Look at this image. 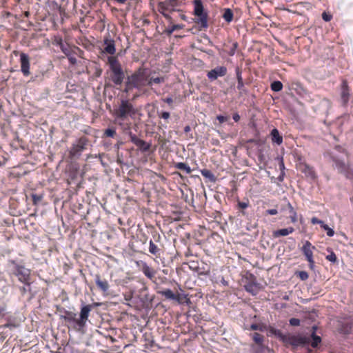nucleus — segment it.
<instances>
[{
    "mask_svg": "<svg viewBox=\"0 0 353 353\" xmlns=\"http://www.w3.org/2000/svg\"><path fill=\"white\" fill-rule=\"evenodd\" d=\"M147 83L148 70L140 67L127 77L123 92H128L134 88L141 90Z\"/></svg>",
    "mask_w": 353,
    "mask_h": 353,
    "instance_id": "f257e3e1",
    "label": "nucleus"
},
{
    "mask_svg": "<svg viewBox=\"0 0 353 353\" xmlns=\"http://www.w3.org/2000/svg\"><path fill=\"white\" fill-rule=\"evenodd\" d=\"M108 63L110 70V79L116 85H120L123 82L125 74L117 56L108 57Z\"/></svg>",
    "mask_w": 353,
    "mask_h": 353,
    "instance_id": "f03ea898",
    "label": "nucleus"
},
{
    "mask_svg": "<svg viewBox=\"0 0 353 353\" xmlns=\"http://www.w3.org/2000/svg\"><path fill=\"white\" fill-rule=\"evenodd\" d=\"M193 4V14L196 17L194 22L197 23L201 29H207L208 28V14L204 9L202 1L194 0Z\"/></svg>",
    "mask_w": 353,
    "mask_h": 353,
    "instance_id": "7ed1b4c3",
    "label": "nucleus"
},
{
    "mask_svg": "<svg viewBox=\"0 0 353 353\" xmlns=\"http://www.w3.org/2000/svg\"><path fill=\"white\" fill-rule=\"evenodd\" d=\"M135 113L134 105L128 99H121L119 106L114 110V117L122 120L132 117Z\"/></svg>",
    "mask_w": 353,
    "mask_h": 353,
    "instance_id": "20e7f679",
    "label": "nucleus"
},
{
    "mask_svg": "<svg viewBox=\"0 0 353 353\" xmlns=\"http://www.w3.org/2000/svg\"><path fill=\"white\" fill-rule=\"evenodd\" d=\"M89 143V139L85 136L79 138L68 150V158L70 159H79L82 152L86 150Z\"/></svg>",
    "mask_w": 353,
    "mask_h": 353,
    "instance_id": "39448f33",
    "label": "nucleus"
},
{
    "mask_svg": "<svg viewBox=\"0 0 353 353\" xmlns=\"http://www.w3.org/2000/svg\"><path fill=\"white\" fill-rule=\"evenodd\" d=\"M285 347L291 346L293 350L299 346H304L310 343V339L306 336L294 334H284L281 341Z\"/></svg>",
    "mask_w": 353,
    "mask_h": 353,
    "instance_id": "423d86ee",
    "label": "nucleus"
},
{
    "mask_svg": "<svg viewBox=\"0 0 353 353\" xmlns=\"http://www.w3.org/2000/svg\"><path fill=\"white\" fill-rule=\"evenodd\" d=\"M13 265L12 274L18 277L20 282L28 286H30V272L28 269L25 268L22 265L17 263L14 261H11Z\"/></svg>",
    "mask_w": 353,
    "mask_h": 353,
    "instance_id": "0eeeda50",
    "label": "nucleus"
},
{
    "mask_svg": "<svg viewBox=\"0 0 353 353\" xmlns=\"http://www.w3.org/2000/svg\"><path fill=\"white\" fill-rule=\"evenodd\" d=\"M351 97V88L347 81L343 79L340 85V102L343 107L346 108Z\"/></svg>",
    "mask_w": 353,
    "mask_h": 353,
    "instance_id": "6e6552de",
    "label": "nucleus"
},
{
    "mask_svg": "<svg viewBox=\"0 0 353 353\" xmlns=\"http://www.w3.org/2000/svg\"><path fill=\"white\" fill-rule=\"evenodd\" d=\"M315 249V247L309 241H306L301 248V251L309 263V267L311 270H314L315 266L313 258V251Z\"/></svg>",
    "mask_w": 353,
    "mask_h": 353,
    "instance_id": "1a4fd4ad",
    "label": "nucleus"
},
{
    "mask_svg": "<svg viewBox=\"0 0 353 353\" xmlns=\"http://www.w3.org/2000/svg\"><path fill=\"white\" fill-rule=\"evenodd\" d=\"M333 161L334 162L335 167L340 173L344 174L347 179H353V170L349 167L348 165L336 158H333Z\"/></svg>",
    "mask_w": 353,
    "mask_h": 353,
    "instance_id": "9d476101",
    "label": "nucleus"
},
{
    "mask_svg": "<svg viewBox=\"0 0 353 353\" xmlns=\"http://www.w3.org/2000/svg\"><path fill=\"white\" fill-rule=\"evenodd\" d=\"M227 73L228 69L225 66H217L214 69L208 71L207 73V77L210 81H213L217 79L219 77H223L225 76Z\"/></svg>",
    "mask_w": 353,
    "mask_h": 353,
    "instance_id": "9b49d317",
    "label": "nucleus"
},
{
    "mask_svg": "<svg viewBox=\"0 0 353 353\" xmlns=\"http://www.w3.org/2000/svg\"><path fill=\"white\" fill-rule=\"evenodd\" d=\"M103 46V52L104 53L108 54L110 56H114L116 52L115 41L111 38L110 34L104 37Z\"/></svg>",
    "mask_w": 353,
    "mask_h": 353,
    "instance_id": "f8f14e48",
    "label": "nucleus"
},
{
    "mask_svg": "<svg viewBox=\"0 0 353 353\" xmlns=\"http://www.w3.org/2000/svg\"><path fill=\"white\" fill-rule=\"evenodd\" d=\"M297 169L300 170L305 176L312 180L316 179V174L313 167L310 166L305 162H300L297 165Z\"/></svg>",
    "mask_w": 353,
    "mask_h": 353,
    "instance_id": "ddd939ff",
    "label": "nucleus"
},
{
    "mask_svg": "<svg viewBox=\"0 0 353 353\" xmlns=\"http://www.w3.org/2000/svg\"><path fill=\"white\" fill-rule=\"evenodd\" d=\"M129 137L130 138L131 142H132L135 145H137L141 151L147 152L149 150L150 145L147 143L145 141L138 138L136 134H133L132 132H129Z\"/></svg>",
    "mask_w": 353,
    "mask_h": 353,
    "instance_id": "4468645a",
    "label": "nucleus"
},
{
    "mask_svg": "<svg viewBox=\"0 0 353 353\" xmlns=\"http://www.w3.org/2000/svg\"><path fill=\"white\" fill-rule=\"evenodd\" d=\"M21 71L25 77L28 76L30 72V58L29 56L23 52L20 54Z\"/></svg>",
    "mask_w": 353,
    "mask_h": 353,
    "instance_id": "2eb2a0df",
    "label": "nucleus"
},
{
    "mask_svg": "<svg viewBox=\"0 0 353 353\" xmlns=\"http://www.w3.org/2000/svg\"><path fill=\"white\" fill-rule=\"evenodd\" d=\"M95 283L98 289L102 292L103 294H108L110 289V284L105 279H102L99 274L94 276Z\"/></svg>",
    "mask_w": 353,
    "mask_h": 353,
    "instance_id": "dca6fc26",
    "label": "nucleus"
},
{
    "mask_svg": "<svg viewBox=\"0 0 353 353\" xmlns=\"http://www.w3.org/2000/svg\"><path fill=\"white\" fill-rule=\"evenodd\" d=\"M176 5L165 0L163 1H160L157 4V10L158 11L163 14V13H170L175 11V7Z\"/></svg>",
    "mask_w": 353,
    "mask_h": 353,
    "instance_id": "f3484780",
    "label": "nucleus"
},
{
    "mask_svg": "<svg viewBox=\"0 0 353 353\" xmlns=\"http://www.w3.org/2000/svg\"><path fill=\"white\" fill-rule=\"evenodd\" d=\"M352 327L353 320L350 318H346L340 321L338 330L341 334H347L351 332Z\"/></svg>",
    "mask_w": 353,
    "mask_h": 353,
    "instance_id": "a211bd4d",
    "label": "nucleus"
},
{
    "mask_svg": "<svg viewBox=\"0 0 353 353\" xmlns=\"http://www.w3.org/2000/svg\"><path fill=\"white\" fill-rule=\"evenodd\" d=\"M141 271L144 275L149 279H152L155 276V270L150 267L145 262L141 261Z\"/></svg>",
    "mask_w": 353,
    "mask_h": 353,
    "instance_id": "6ab92c4d",
    "label": "nucleus"
},
{
    "mask_svg": "<svg viewBox=\"0 0 353 353\" xmlns=\"http://www.w3.org/2000/svg\"><path fill=\"white\" fill-rule=\"evenodd\" d=\"M294 232V228L293 227H288V228L274 230L272 232V236L274 238H279L280 236H288V234H292Z\"/></svg>",
    "mask_w": 353,
    "mask_h": 353,
    "instance_id": "aec40b11",
    "label": "nucleus"
},
{
    "mask_svg": "<svg viewBox=\"0 0 353 353\" xmlns=\"http://www.w3.org/2000/svg\"><path fill=\"white\" fill-rule=\"evenodd\" d=\"M270 134L272 143H275L279 145L283 143V137L280 135L279 132L276 128H274L271 131Z\"/></svg>",
    "mask_w": 353,
    "mask_h": 353,
    "instance_id": "412c9836",
    "label": "nucleus"
},
{
    "mask_svg": "<svg viewBox=\"0 0 353 353\" xmlns=\"http://www.w3.org/2000/svg\"><path fill=\"white\" fill-rule=\"evenodd\" d=\"M316 329H317L316 326L312 327V332L311 334V338L312 339V341L311 342V346L312 347H316L319 345V344L321 342V338L320 336L316 335Z\"/></svg>",
    "mask_w": 353,
    "mask_h": 353,
    "instance_id": "4be33fe9",
    "label": "nucleus"
},
{
    "mask_svg": "<svg viewBox=\"0 0 353 353\" xmlns=\"http://www.w3.org/2000/svg\"><path fill=\"white\" fill-rule=\"evenodd\" d=\"M200 172L202 176L208 179L210 182L215 183L216 181V176L210 170L203 169Z\"/></svg>",
    "mask_w": 353,
    "mask_h": 353,
    "instance_id": "5701e85b",
    "label": "nucleus"
},
{
    "mask_svg": "<svg viewBox=\"0 0 353 353\" xmlns=\"http://www.w3.org/2000/svg\"><path fill=\"white\" fill-rule=\"evenodd\" d=\"M236 74L237 79V89L240 91H243L244 83L241 74V70L239 68H236Z\"/></svg>",
    "mask_w": 353,
    "mask_h": 353,
    "instance_id": "b1692460",
    "label": "nucleus"
},
{
    "mask_svg": "<svg viewBox=\"0 0 353 353\" xmlns=\"http://www.w3.org/2000/svg\"><path fill=\"white\" fill-rule=\"evenodd\" d=\"M288 208L289 212H290L289 217L290 219L291 222L292 223H296L298 221L297 212H296V210H294V208H293V206L292 205V204L290 203H288Z\"/></svg>",
    "mask_w": 353,
    "mask_h": 353,
    "instance_id": "393cba45",
    "label": "nucleus"
},
{
    "mask_svg": "<svg viewBox=\"0 0 353 353\" xmlns=\"http://www.w3.org/2000/svg\"><path fill=\"white\" fill-rule=\"evenodd\" d=\"M165 81V78L163 77H149L148 74V83L147 86L151 87L154 83V84H160Z\"/></svg>",
    "mask_w": 353,
    "mask_h": 353,
    "instance_id": "a878e982",
    "label": "nucleus"
},
{
    "mask_svg": "<svg viewBox=\"0 0 353 353\" xmlns=\"http://www.w3.org/2000/svg\"><path fill=\"white\" fill-rule=\"evenodd\" d=\"M92 308V306L91 305H85L83 306L80 312V316L81 319H84L87 321Z\"/></svg>",
    "mask_w": 353,
    "mask_h": 353,
    "instance_id": "bb28decb",
    "label": "nucleus"
},
{
    "mask_svg": "<svg viewBox=\"0 0 353 353\" xmlns=\"http://www.w3.org/2000/svg\"><path fill=\"white\" fill-rule=\"evenodd\" d=\"M158 294L163 296L166 299L174 300L176 298V294L172 292L170 289L158 291Z\"/></svg>",
    "mask_w": 353,
    "mask_h": 353,
    "instance_id": "cd10ccee",
    "label": "nucleus"
},
{
    "mask_svg": "<svg viewBox=\"0 0 353 353\" xmlns=\"http://www.w3.org/2000/svg\"><path fill=\"white\" fill-rule=\"evenodd\" d=\"M268 336L274 335L278 337L281 341H282L284 334L280 330H277L272 326L268 327Z\"/></svg>",
    "mask_w": 353,
    "mask_h": 353,
    "instance_id": "c85d7f7f",
    "label": "nucleus"
},
{
    "mask_svg": "<svg viewBox=\"0 0 353 353\" xmlns=\"http://www.w3.org/2000/svg\"><path fill=\"white\" fill-rule=\"evenodd\" d=\"M174 166L176 169L184 170L187 174H190L192 172L190 167L187 163L183 162L176 163Z\"/></svg>",
    "mask_w": 353,
    "mask_h": 353,
    "instance_id": "c756f323",
    "label": "nucleus"
},
{
    "mask_svg": "<svg viewBox=\"0 0 353 353\" xmlns=\"http://www.w3.org/2000/svg\"><path fill=\"white\" fill-rule=\"evenodd\" d=\"M234 14L231 9L225 8L223 14V18L227 23H230L233 20Z\"/></svg>",
    "mask_w": 353,
    "mask_h": 353,
    "instance_id": "7c9ffc66",
    "label": "nucleus"
},
{
    "mask_svg": "<svg viewBox=\"0 0 353 353\" xmlns=\"http://www.w3.org/2000/svg\"><path fill=\"white\" fill-rule=\"evenodd\" d=\"M149 245V252L152 254L156 256H159L160 255V249L158 248V246L155 245L152 240L150 241Z\"/></svg>",
    "mask_w": 353,
    "mask_h": 353,
    "instance_id": "2f4dec72",
    "label": "nucleus"
},
{
    "mask_svg": "<svg viewBox=\"0 0 353 353\" xmlns=\"http://www.w3.org/2000/svg\"><path fill=\"white\" fill-rule=\"evenodd\" d=\"M176 298L174 299V300L176 301L179 303H187V304H189V303H191L190 302V299L188 296L187 294H176Z\"/></svg>",
    "mask_w": 353,
    "mask_h": 353,
    "instance_id": "473e14b6",
    "label": "nucleus"
},
{
    "mask_svg": "<svg viewBox=\"0 0 353 353\" xmlns=\"http://www.w3.org/2000/svg\"><path fill=\"white\" fill-rule=\"evenodd\" d=\"M245 290L255 295L257 293V285L254 283L250 282L245 285Z\"/></svg>",
    "mask_w": 353,
    "mask_h": 353,
    "instance_id": "72a5a7b5",
    "label": "nucleus"
},
{
    "mask_svg": "<svg viewBox=\"0 0 353 353\" xmlns=\"http://www.w3.org/2000/svg\"><path fill=\"white\" fill-rule=\"evenodd\" d=\"M185 25L183 24H172L171 26L166 29L165 32L168 35H170L173 33L174 31L183 29Z\"/></svg>",
    "mask_w": 353,
    "mask_h": 353,
    "instance_id": "f704fd0d",
    "label": "nucleus"
},
{
    "mask_svg": "<svg viewBox=\"0 0 353 353\" xmlns=\"http://www.w3.org/2000/svg\"><path fill=\"white\" fill-rule=\"evenodd\" d=\"M252 339L254 341L255 343L257 345L261 346L263 345V343L264 341V336L257 332H254L252 334Z\"/></svg>",
    "mask_w": 353,
    "mask_h": 353,
    "instance_id": "c9c22d12",
    "label": "nucleus"
},
{
    "mask_svg": "<svg viewBox=\"0 0 353 353\" xmlns=\"http://www.w3.org/2000/svg\"><path fill=\"white\" fill-rule=\"evenodd\" d=\"M63 318L65 321L68 323H74V321H76L77 314L72 312H67Z\"/></svg>",
    "mask_w": 353,
    "mask_h": 353,
    "instance_id": "e433bc0d",
    "label": "nucleus"
},
{
    "mask_svg": "<svg viewBox=\"0 0 353 353\" xmlns=\"http://www.w3.org/2000/svg\"><path fill=\"white\" fill-rule=\"evenodd\" d=\"M271 89L274 92H279L283 89V84L279 81H273L271 83Z\"/></svg>",
    "mask_w": 353,
    "mask_h": 353,
    "instance_id": "4c0bfd02",
    "label": "nucleus"
},
{
    "mask_svg": "<svg viewBox=\"0 0 353 353\" xmlns=\"http://www.w3.org/2000/svg\"><path fill=\"white\" fill-rule=\"evenodd\" d=\"M238 47L239 44L237 42H232V46L229 49L226 50L227 54L231 57L234 56Z\"/></svg>",
    "mask_w": 353,
    "mask_h": 353,
    "instance_id": "58836bf2",
    "label": "nucleus"
},
{
    "mask_svg": "<svg viewBox=\"0 0 353 353\" xmlns=\"http://www.w3.org/2000/svg\"><path fill=\"white\" fill-rule=\"evenodd\" d=\"M116 134V130L114 128L105 129L103 132V136L106 137L114 138Z\"/></svg>",
    "mask_w": 353,
    "mask_h": 353,
    "instance_id": "ea45409f",
    "label": "nucleus"
},
{
    "mask_svg": "<svg viewBox=\"0 0 353 353\" xmlns=\"http://www.w3.org/2000/svg\"><path fill=\"white\" fill-rule=\"evenodd\" d=\"M327 251L330 252V254H328L325 256V259L327 261L332 262L334 263H336L337 257H336V255L335 254V253L332 250H330V249H327Z\"/></svg>",
    "mask_w": 353,
    "mask_h": 353,
    "instance_id": "a19ab883",
    "label": "nucleus"
},
{
    "mask_svg": "<svg viewBox=\"0 0 353 353\" xmlns=\"http://www.w3.org/2000/svg\"><path fill=\"white\" fill-rule=\"evenodd\" d=\"M323 230L326 231L327 235L330 237L333 236L334 234V231L333 229L330 228L327 224L323 222V224L321 226Z\"/></svg>",
    "mask_w": 353,
    "mask_h": 353,
    "instance_id": "79ce46f5",
    "label": "nucleus"
},
{
    "mask_svg": "<svg viewBox=\"0 0 353 353\" xmlns=\"http://www.w3.org/2000/svg\"><path fill=\"white\" fill-rule=\"evenodd\" d=\"M250 329L251 330H259L263 332L265 330V326L261 324L253 323L250 325Z\"/></svg>",
    "mask_w": 353,
    "mask_h": 353,
    "instance_id": "37998d69",
    "label": "nucleus"
},
{
    "mask_svg": "<svg viewBox=\"0 0 353 353\" xmlns=\"http://www.w3.org/2000/svg\"><path fill=\"white\" fill-rule=\"evenodd\" d=\"M33 205H37L43 199V196L40 194H32L31 195Z\"/></svg>",
    "mask_w": 353,
    "mask_h": 353,
    "instance_id": "c03bdc74",
    "label": "nucleus"
},
{
    "mask_svg": "<svg viewBox=\"0 0 353 353\" xmlns=\"http://www.w3.org/2000/svg\"><path fill=\"white\" fill-rule=\"evenodd\" d=\"M298 276L300 278L302 281H305L308 279L309 275L307 272L305 271H300L297 272Z\"/></svg>",
    "mask_w": 353,
    "mask_h": 353,
    "instance_id": "a18cd8bd",
    "label": "nucleus"
},
{
    "mask_svg": "<svg viewBox=\"0 0 353 353\" xmlns=\"http://www.w3.org/2000/svg\"><path fill=\"white\" fill-rule=\"evenodd\" d=\"M86 323V320L84 319H81L80 316L79 319L76 318V321H74V323H76L80 328L85 326Z\"/></svg>",
    "mask_w": 353,
    "mask_h": 353,
    "instance_id": "49530a36",
    "label": "nucleus"
},
{
    "mask_svg": "<svg viewBox=\"0 0 353 353\" xmlns=\"http://www.w3.org/2000/svg\"><path fill=\"white\" fill-rule=\"evenodd\" d=\"M322 19L326 21V22H328V21H330L332 19V15L328 12H323L322 13Z\"/></svg>",
    "mask_w": 353,
    "mask_h": 353,
    "instance_id": "de8ad7c7",
    "label": "nucleus"
},
{
    "mask_svg": "<svg viewBox=\"0 0 353 353\" xmlns=\"http://www.w3.org/2000/svg\"><path fill=\"white\" fill-rule=\"evenodd\" d=\"M190 268L191 269L195 270L196 272H197L199 274L203 273V272L200 271L196 262H194V261L191 262L190 264Z\"/></svg>",
    "mask_w": 353,
    "mask_h": 353,
    "instance_id": "09e8293b",
    "label": "nucleus"
},
{
    "mask_svg": "<svg viewBox=\"0 0 353 353\" xmlns=\"http://www.w3.org/2000/svg\"><path fill=\"white\" fill-rule=\"evenodd\" d=\"M290 325L292 326H299L300 325V320L296 318H292L289 321Z\"/></svg>",
    "mask_w": 353,
    "mask_h": 353,
    "instance_id": "8fccbe9b",
    "label": "nucleus"
},
{
    "mask_svg": "<svg viewBox=\"0 0 353 353\" xmlns=\"http://www.w3.org/2000/svg\"><path fill=\"white\" fill-rule=\"evenodd\" d=\"M123 296H124V300L125 301L128 302L132 300L133 294H132V292H129L125 293L123 294Z\"/></svg>",
    "mask_w": 353,
    "mask_h": 353,
    "instance_id": "3c124183",
    "label": "nucleus"
},
{
    "mask_svg": "<svg viewBox=\"0 0 353 353\" xmlns=\"http://www.w3.org/2000/svg\"><path fill=\"white\" fill-rule=\"evenodd\" d=\"M311 223L313 224V225H315V224H319L321 226V225L323 224V221L319 219L318 218L316 217H312L311 219Z\"/></svg>",
    "mask_w": 353,
    "mask_h": 353,
    "instance_id": "603ef678",
    "label": "nucleus"
},
{
    "mask_svg": "<svg viewBox=\"0 0 353 353\" xmlns=\"http://www.w3.org/2000/svg\"><path fill=\"white\" fill-rule=\"evenodd\" d=\"M20 292L22 294H26L28 292H30V286L25 285V286L20 288Z\"/></svg>",
    "mask_w": 353,
    "mask_h": 353,
    "instance_id": "864d4df0",
    "label": "nucleus"
},
{
    "mask_svg": "<svg viewBox=\"0 0 353 353\" xmlns=\"http://www.w3.org/2000/svg\"><path fill=\"white\" fill-rule=\"evenodd\" d=\"M248 202H239L238 207L241 209H245L248 207Z\"/></svg>",
    "mask_w": 353,
    "mask_h": 353,
    "instance_id": "5fc2aeb1",
    "label": "nucleus"
},
{
    "mask_svg": "<svg viewBox=\"0 0 353 353\" xmlns=\"http://www.w3.org/2000/svg\"><path fill=\"white\" fill-rule=\"evenodd\" d=\"M68 61H69V63L71 64V65H75L77 63V59L75 57H73V56H68Z\"/></svg>",
    "mask_w": 353,
    "mask_h": 353,
    "instance_id": "6e6d98bb",
    "label": "nucleus"
},
{
    "mask_svg": "<svg viewBox=\"0 0 353 353\" xmlns=\"http://www.w3.org/2000/svg\"><path fill=\"white\" fill-rule=\"evenodd\" d=\"M162 15L169 21L170 24L173 23V19L168 12L165 14L163 13Z\"/></svg>",
    "mask_w": 353,
    "mask_h": 353,
    "instance_id": "4d7b16f0",
    "label": "nucleus"
},
{
    "mask_svg": "<svg viewBox=\"0 0 353 353\" xmlns=\"http://www.w3.org/2000/svg\"><path fill=\"white\" fill-rule=\"evenodd\" d=\"M159 117L163 119H168L170 118V113L168 112H162Z\"/></svg>",
    "mask_w": 353,
    "mask_h": 353,
    "instance_id": "13d9d810",
    "label": "nucleus"
},
{
    "mask_svg": "<svg viewBox=\"0 0 353 353\" xmlns=\"http://www.w3.org/2000/svg\"><path fill=\"white\" fill-rule=\"evenodd\" d=\"M266 213L270 215H275L278 213L276 209H269L266 210Z\"/></svg>",
    "mask_w": 353,
    "mask_h": 353,
    "instance_id": "bf43d9fd",
    "label": "nucleus"
},
{
    "mask_svg": "<svg viewBox=\"0 0 353 353\" xmlns=\"http://www.w3.org/2000/svg\"><path fill=\"white\" fill-rule=\"evenodd\" d=\"M216 119L220 123H223L227 121V117L223 115H218Z\"/></svg>",
    "mask_w": 353,
    "mask_h": 353,
    "instance_id": "052dcab7",
    "label": "nucleus"
},
{
    "mask_svg": "<svg viewBox=\"0 0 353 353\" xmlns=\"http://www.w3.org/2000/svg\"><path fill=\"white\" fill-rule=\"evenodd\" d=\"M285 172H281L279 176L277 177V180L279 182H282L284 180Z\"/></svg>",
    "mask_w": 353,
    "mask_h": 353,
    "instance_id": "680f3d73",
    "label": "nucleus"
},
{
    "mask_svg": "<svg viewBox=\"0 0 353 353\" xmlns=\"http://www.w3.org/2000/svg\"><path fill=\"white\" fill-rule=\"evenodd\" d=\"M279 169L281 170V172H285L284 170H285V165H284V162H283V160L281 159L279 162Z\"/></svg>",
    "mask_w": 353,
    "mask_h": 353,
    "instance_id": "e2e57ef3",
    "label": "nucleus"
},
{
    "mask_svg": "<svg viewBox=\"0 0 353 353\" xmlns=\"http://www.w3.org/2000/svg\"><path fill=\"white\" fill-rule=\"evenodd\" d=\"M163 101L167 103L169 105H171L173 103V99L172 97H167L163 99Z\"/></svg>",
    "mask_w": 353,
    "mask_h": 353,
    "instance_id": "0e129e2a",
    "label": "nucleus"
},
{
    "mask_svg": "<svg viewBox=\"0 0 353 353\" xmlns=\"http://www.w3.org/2000/svg\"><path fill=\"white\" fill-rule=\"evenodd\" d=\"M232 118L235 122H238L240 120V116L238 113L233 114Z\"/></svg>",
    "mask_w": 353,
    "mask_h": 353,
    "instance_id": "69168bd1",
    "label": "nucleus"
},
{
    "mask_svg": "<svg viewBox=\"0 0 353 353\" xmlns=\"http://www.w3.org/2000/svg\"><path fill=\"white\" fill-rule=\"evenodd\" d=\"M190 130H191V128H190V125H186V126L184 128V132H185V133L189 132Z\"/></svg>",
    "mask_w": 353,
    "mask_h": 353,
    "instance_id": "338daca9",
    "label": "nucleus"
},
{
    "mask_svg": "<svg viewBox=\"0 0 353 353\" xmlns=\"http://www.w3.org/2000/svg\"><path fill=\"white\" fill-rule=\"evenodd\" d=\"M181 19H182V20H183V21H186V20H187V17H186L185 14H182L181 15Z\"/></svg>",
    "mask_w": 353,
    "mask_h": 353,
    "instance_id": "774afa93",
    "label": "nucleus"
}]
</instances>
